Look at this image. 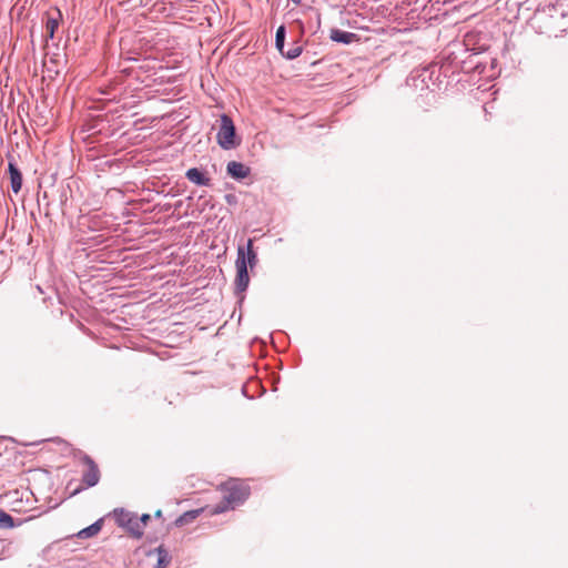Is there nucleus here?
I'll use <instances>...</instances> for the list:
<instances>
[{"label": "nucleus", "mask_w": 568, "mask_h": 568, "mask_svg": "<svg viewBox=\"0 0 568 568\" xmlns=\"http://www.w3.org/2000/svg\"><path fill=\"white\" fill-rule=\"evenodd\" d=\"M154 516H155L156 518H161V517H162V510H160V509H159V510H156V511L154 513Z\"/></svg>", "instance_id": "6ab92c4d"}, {"label": "nucleus", "mask_w": 568, "mask_h": 568, "mask_svg": "<svg viewBox=\"0 0 568 568\" xmlns=\"http://www.w3.org/2000/svg\"><path fill=\"white\" fill-rule=\"evenodd\" d=\"M227 173L235 179H245L250 174V169L241 162L231 161L226 166Z\"/></svg>", "instance_id": "0eeeda50"}, {"label": "nucleus", "mask_w": 568, "mask_h": 568, "mask_svg": "<svg viewBox=\"0 0 568 568\" xmlns=\"http://www.w3.org/2000/svg\"><path fill=\"white\" fill-rule=\"evenodd\" d=\"M294 3L300 4L301 0H292Z\"/></svg>", "instance_id": "aec40b11"}, {"label": "nucleus", "mask_w": 568, "mask_h": 568, "mask_svg": "<svg viewBox=\"0 0 568 568\" xmlns=\"http://www.w3.org/2000/svg\"><path fill=\"white\" fill-rule=\"evenodd\" d=\"M9 174L11 181L12 191L17 194L20 192L22 186V174L17 168V165L12 162L9 163Z\"/></svg>", "instance_id": "1a4fd4ad"}, {"label": "nucleus", "mask_w": 568, "mask_h": 568, "mask_svg": "<svg viewBox=\"0 0 568 568\" xmlns=\"http://www.w3.org/2000/svg\"><path fill=\"white\" fill-rule=\"evenodd\" d=\"M81 462L85 467L82 474V483L87 487L95 486L100 480L99 466L89 455L85 454L81 457Z\"/></svg>", "instance_id": "39448f33"}, {"label": "nucleus", "mask_w": 568, "mask_h": 568, "mask_svg": "<svg viewBox=\"0 0 568 568\" xmlns=\"http://www.w3.org/2000/svg\"><path fill=\"white\" fill-rule=\"evenodd\" d=\"M331 39L341 43H351L356 39V34L352 32H345L338 29L331 30Z\"/></svg>", "instance_id": "9d476101"}, {"label": "nucleus", "mask_w": 568, "mask_h": 568, "mask_svg": "<svg viewBox=\"0 0 568 568\" xmlns=\"http://www.w3.org/2000/svg\"><path fill=\"white\" fill-rule=\"evenodd\" d=\"M285 28L281 26L276 30L275 45L280 53H284Z\"/></svg>", "instance_id": "4468645a"}, {"label": "nucleus", "mask_w": 568, "mask_h": 568, "mask_svg": "<svg viewBox=\"0 0 568 568\" xmlns=\"http://www.w3.org/2000/svg\"><path fill=\"white\" fill-rule=\"evenodd\" d=\"M185 175L189 181L196 185H210L211 179L196 168L189 169Z\"/></svg>", "instance_id": "6e6552de"}, {"label": "nucleus", "mask_w": 568, "mask_h": 568, "mask_svg": "<svg viewBox=\"0 0 568 568\" xmlns=\"http://www.w3.org/2000/svg\"><path fill=\"white\" fill-rule=\"evenodd\" d=\"M150 519L151 516L149 514H143L141 517H138V521H140L139 524H141V531L144 532V528L146 527Z\"/></svg>", "instance_id": "a211bd4d"}, {"label": "nucleus", "mask_w": 568, "mask_h": 568, "mask_svg": "<svg viewBox=\"0 0 568 568\" xmlns=\"http://www.w3.org/2000/svg\"><path fill=\"white\" fill-rule=\"evenodd\" d=\"M100 530H101V521H97V523L92 524L91 526L82 529L79 532V536L83 537V538H89V537L97 535Z\"/></svg>", "instance_id": "ddd939ff"}, {"label": "nucleus", "mask_w": 568, "mask_h": 568, "mask_svg": "<svg viewBox=\"0 0 568 568\" xmlns=\"http://www.w3.org/2000/svg\"><path fill=\"white\" fill-rule=\"evenodd\" d=\"M301 53H302V47L294 44L288 51H284V53H281V54L287 59H295Z\"/></svg>", "instance_id": "f3484780"}, {"label": "nucleus", "mask_w": 568, "mask_h": 568, "mask_svg": "<svg viewBox=\"0 0 568 568\" xmlns=\"http://www.w3.org/2000/svg\"><path fill=\"white\" fill-rule=\"evenodd\" d=\"M244 250H245L246 266L248 265L250 267H254V265L257 262V255H256L255 251L253 250V240L252 239H250L247 241L246 247H244Z\"/></svg>", "instance_id": "9b49d317"}, {"label": "nucleus", "mask_w": 568, "mask_h": 568, "mask_svg": "<svg viewBox=\"0 0 568 568\" xmlns=\"http://www.w3.org/2000/svg\"><path fill=\"white\" fill-rule=\"evenodd\" d=\"M113 517L118 526L124 528L131 537L135 539H141L143 537L141 524H139L140 521H138V516L134 513L123 508L114 509Z\"/></svg>", "instance_id": "f03ea898"}, {"label": "nucleus", "mask_w": 568, "mask_h": 568, "mask_svg": "<svg viewBox=\"0 0 568 568\" xmlns=\"http://www.w3.org/2000/svg\"><path fill=\"white\" fill-rule=\"evenodd\" d=\"M201 511H202V509H196V510H191V511L184 513L182 516H180L175 520V525L181 527V526H184V525L191 523L200 515Z\"/></svg>", "instance_id": "f8f14e48"}, {"label": "nucleus", "mask_w": 568, "mask_h": 568, "mask_svg": "<svg viewBox=\"0 0 568 568\" xmlns=\"http://www.w3.org/2000/svg\"><path fill=\"white\" fill-rule=\"evenodd\" d=\"M158 551V566L159 568H166L168 564H169V558H168V552L166 550H164L162 547H159L156 549Z\"/></svg>", "instance_id": "2eb2a0df"}, {"label": "nucleus", "mask_w": 568, "mask_h": 568, "mask_svg": "<svg viewBox=\"0 0 568 568\" xmlns=\"http://www.w3.org/2000/svg\"><path fill=\"white\" fill-rule=\"evenodd\" d=\"M236 265L235 286L239 292H244L250 283V276L246 267L245 250L244 246H239Z\"/></svg>", "instance_id": "20e7f679"}, {"label": "nucleus", "mask_w": 568, "mask_h": 568, "mask_svg": "<svg viewBox=\"0 0 568 568\" xmlns=\"http://www.w3.org/2000/svg\"><path fill=\"white\" fill-rule=\"evenodd\" d=\"M13 525V518L6 511L0 510V527L11 528Z\"/></svg>", "instance_id": "dca6fc26"}, {"label": "nucleus", "mask_w": 568, "mask_h": 568, "mask_svg": "<svg viewBox=\"0 0 568 568\" xmlns=\"http://www.w3.org/2000/svg\"><path fill=\"white\" fill-rule=\"evenodd\" d=\"M219 490L223 494V501L216 505L212 510V515H217L233 509L235 506L244 503L251 491L248 485L241 480L231 478L220 485Z\"/></svg>", "instance_id": "f257e3e1"}, {"label": "nucleus", "mask_w": 568, "mask_h": 568, "mask_svg": "<svg viewBox=\"0 0 568 568\" xmlns=\"http://www.w3.org/2000/svg\"><path fill=\"white\" fill-rule=\"evenodd\" d=\"M219 145L224 150H231L237 145L235 141V126L232 119L223 114L220 118V129L216 134Z\"/></svg>", "instance_id": "7ed1b4c3"}, {"label": "nucleus", "mask_w": 568, "mask_h": 568, "mask_svg": "<svg viewBox=\"0 0 568 568\" xmlns=\"http://www.w3.org/2000/svg\"><path fill=\"white\" fill-rule=\"evenodd\" d=\"M45 33L50 39L54 38V33L62 20V13L58 8H52L45 13Z\"/></svg>", "instance_id": "423d86ee"}]
</instances>
